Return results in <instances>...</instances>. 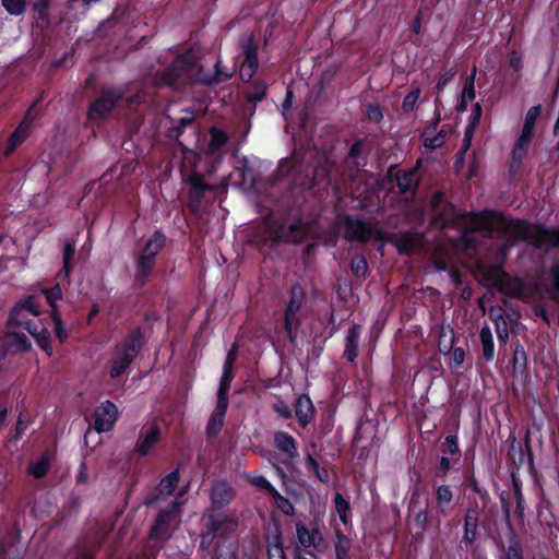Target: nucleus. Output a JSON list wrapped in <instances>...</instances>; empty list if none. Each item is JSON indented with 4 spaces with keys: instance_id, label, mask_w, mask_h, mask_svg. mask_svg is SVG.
<instances>
[{
    "instance_id": "1",
    "label": "nucleus",
    "mask_w": 559,
    "mask_h": 559,
    "mask_svg": "<svg viewBox=\"0 0 559 559\" xmlns=\"http://www.w3.org/2000/svg\"><path fill=\"white\" fill-rule=\"evenodd\" d=\"M227 141V135L217 128H211L207 147L200 151L190 150L182 143H178L175 156L181 158L182 178L190 183V205L195 209L203 193L210 188L204 181V175L216 170L221 162L222 150Z\"/></svg>"
},
{
    "instance_id": "2",
    "label": "nucleus",
    "mask_w": 559,
    "mask_h": 559,
    "mask_svg": "<svg viewBox=\"0 0 559 559\" xmlns=\"http://www.w3.org/2000/svg\"><path fill=\"white\" fill-rule=\"evenodd\" d=\"M36 299L28 297L13 308L9 318L7 343L10 348L24 352L31 347V342L24 331L28 332L38 346L51 355L50 334L38 319Z\"/></svg>"
},
{
    "instance_id": "3",
    "label": "nucleus",
    "mask_w": 559,
    "mask_h": 559,
    "mask_svg": "<svg viewBox=\"0 0 559 559\" xmlns=\"http://www.w3.org/2000/svg\"><path fill=\"white\" fill-rule=\"evenodd\" d=\"M197 81L212 83L211 79L201 75L195 53L188 51L179 56L174 63L160 74L156 84L158 86L167 85L177 87L182 83Z\"/></svg>"
},
{
    "instance_id": "4",
    "label": "nucleus",
    "mask_w": 559,
    "mask_h": 559,
    "mask_svg": "<svg viewBox=\"0 0 559 559\" xmlns=\"http://www.w3.org/2000/svg\"><path fill=\"white\" fill-rule=\"evenodd\" d=\"M513 233L518 238L538 248H559V231L547 229L538 225L527 224L523 221L512 223Z\"/></svg>"
},
{
    "instance_id": "5",
    "label": "nucleus",
    "mask_w": 559,
    "mask_h": 559,
    "mask_svg": "<svg viewBox=\"0 0 559 559\" xmlns=\"http://www.w3.org/2000/svg\"><path fill=\"white\" fill-rule=\"evenodd\" d=\"M185 495L182 489L178 497L170 503L169 508L162 510L158 513L156 522L150 532L152 539H163L169 536L171 531L176 527L179 521L180 508L183 504L181 498Z\"/></svg>"
},
{
    "instance_id": "6",
    "label": "nucleus",
    "mask_w": 559,
    "mask_h": 559,
    "mask_svg": "<svg viewBox=\"0 0 559 559\" xmlns=\"http://www.w3.org/2000/svg\"><path fill=\"white\" fill-rule=\"evenodd\" d=\"M165 245V236L156 231L145 243L141 254L136 259V281L143 284L147 275L152 272L155 257L163 249Z\"/></svg>"
},
{
    "instance_id": "7",
    "label": "nucleus",
    "mask_w": 559,
    "mask_h": 559,
    "mask_svg": "<svg viewBox=\"0 0 559 559\" xmlns=\"http://www.w3.org/2000/svg\"><path fill=\"white\" fill-rule=\"evenodd\" d=\"M141 348V335L134 331L117 349V356L109 371L111 378L121 376Z\"/></svg>"
},
{
    "instance_id": "8",
    "label": "nucleus",
    "mask_w": 559,
    "mask_h": 559,
    "mask_svg": "<svg viewBox=\"0 0 559 559\" xmlns=\"http://www.w3.org/2000/svg\"><path fill=\"white\" fill-rule=\"evenodd\" d=\"M27 251L28 247L19 245L14 238L10 236L0 237V265L3 270L21 269Z\"/></svg>"
},
{
    "instance_id": "9",
    "label": "nucleus",
    "mask_w": 559,
    "mask_h": 559,
    "mask_svg": "<svg viewBox=\"0 0 559 559\" xmlns=\"http://www.w3.org/2000/svg\"><path fill=\"white\" fill-rule=\"evenodd\" d=\"M258 48L251 36L245 37L239 47L240 78L242 81H250L258 69Z\"/></svg>"
},
{
    "instance_id": "10",
    "label": "nucleus",
    "mask_w": 559,
    "mask_h": 559,
    "mask_svg": "<svg viewBox=\"0 0 559 559\" xmlns=\"http://www.w3.org/2000/svg\"><path fill=\"white\" fill-rule=\"evenodd\" d=\"M121 97L122 93L120 90H104L100 96L90 107V119L95 121H102L105 119Z\"/></svg>"
},
{
    "instance_id": "11",
    "label": "nucleus",
    "mask_w": 559,
    "mask_h": 559,
    "mask_svg": "<svg viewBox=\"0 0 559 559\" xmlns=\"http://www.w3.org/2000/svg\"><path fill=\"white\" fill-rule=\"evenodd\" d=\"M305 301V290L300 285H294L285 312V329L293 338V331L298 325V312Z\"/></svg>"
},
{
    "instance_id": "12",
    "label": "nucleus",
    "mask_w": 559,
    "mask_h": 559,
    "mask_svg": "<svg viewBox=\"0 0 559 559\" xmlns=\"http://www.w3.org/2000/svg\"><path fill=\"white\" fill-rule=\"evenodd\" d=\"M310 234L308 226L302 221H297L289 226H278L271 231V237L276 241L298 243Z\"/></svg>"
},
{
    "instance_id": "13",
    "label": "nucleus",
    "mask_w": 559,
    "mask_h": 559,
    "mask_svg": "<svg viewBox=\"0 0 559 559\" xmlns=\"http://www.w3.org/2000/svg\"><path fill=\"white\" fill-rule=\"evenodd\" d=\"M296 536L298 543L305 548L313 547L317 551H323L328 548L322 533L313 527L309 530L301 523L296 524Z\"/></svg>"
},
{
    "instance_id": "14",
    "label": "nucleus",
    "mask_w": 559,
    "mask_h": 559,
    "mask_svg": "<svg viewBox=\"0 0 559 559\" xmlns=\"http://www.w3.org/2000/svg\"><path fill=\"white\" fill-rule=\"evenodd\" d=\"M118 409L110 401L103 402L95 411V429L98 432L109 431L117 420Z\"/></svg>"
},
{
    "instance_id": "15",
    "label": "nucleus",
    "mask_w": 559,
    "mask_h": 559,
    "mask_svg": "<svg viewBox=\"0 0 559 559\" xmlns=\"http://www.w3.org/2000/svg\"><path fill=\"white\" fill-rule=\"evenodd\" d=\"M340 224L344 228L345 237L350 240L367 241L373 233L369 225L349 216L345 217Z\"/></svg>"
},
{
    "instance_id": "16",
    "label": "nucleus",
    "mask_w": 559,
    "mask_h": 559,
    "mask_svg": "<svg viewBox=\"0 0 559 559\" xmlns=\"http://www.w3.org/2000/svg\"><path fill=\"white\" fill-rule=\"evenodd\" d=\"M179 481V472L173 471L168 475H166L157 485L155 490L153 491L151 498L147 500V503H157L167 497H169L174 490L176 489Z\"/></svg>"
},
{
    "instance_id": "17",
    "label": "nucleus",
    "mask_w": 559,
    "mask_h": 559,
    "mask_svg": "<svg viewBox=\"0 0 559 559\" xmlns=\"http://www.w3.org/2000/svg\"><path fill=\"white\" fill-rule=\"evenodd\" d=\"M295 413L299 424L302 427H306L313 419L314 406L309 396L301 395L297 399Z\"/></svg>"
},
{
    "instance_id": "18",
    "label": "nucleus",
    "mask_w": 559,
    "mask_h": 559,
    "mask_svg": "<svg viewBox=\"0 0 559 559\" xmlns=\"http://www.w3.org/2000/svg\"><path fill=\"white\" fill-rule=\"evenodd\" d=\"M424 145L429 148L441 147L447 140L444 130H437V121L425 129L421 134Z\"/></svg>"
},
{
    "instance_id": "19",
    "label": "nucleus",
    "mask_w": 559,
    "mask_h": 559,
    "mask_svg": "<svg viewBox=\"0 0 559 559\" xmlns=\"http://www.w3.org/2000/svg\"><path fill=\"white\" fill-rule=\"evenodd\" d=\"M419 177L417 168L409 169L407 171H399L396 174V181L401 193H413L417 187Z\"/></svg>"
},
{
    "instance_id": "20",
    "label": "nucleus",
    "mask_w": 559,
    "mask_h": 559,
    "mask_svg": "<svg viewBox=\"0 0 559 559\" xmlns=\"http://www.w3.org/2000/svg\"><path fill=\"white\" fill-rule=\"evenodd\" d=\"M274 443L288 459L292 460L297 456L296 441L290 435L283 431L275 433Z\"/></svg>"
},
{
    "instance_id": "21",
    "label": "nucleus",
    "mask_w": 559,
    "mask_h": 559,
    "mask_svg": "<svg viewBox=\"0 0 559 559\" xmlns=\"http://www.w3.org/2000/svg\"><path fill=\"white\" fill-rule=\"evenodd\" d=\"M359 336L360 330L358 325H353L347 332L344 356L350 362H353L357 357Z\"/></svg>"
},
{
    "instance_id": "22",
    "label": "nucleus",
    "mask_w": 559,
    "mask_h": 559,
    "mask_svg": "<svg viewBox=\"0 0 559 559\" xmlns=\"http://www.w3.org/2000/svg\"><path fill=\"white\" fill-rule=\"evenodd\" d=\"M333 530H334V535H335V538H334L335 557H336V559H345V557H348V552L352 547V542L341 531L337 523H333Z\"/></svg>"
},
{
    "instance_id": "23",
    "label": "nucleus",
    "mask_w": 559,
    "mask_h": 559,
    "mask_svg": "<svg viewBox=\"0 0 559 559\" xmlns=\"http://www.w3.org/2000/svg\"><path fill=\"white\" fill-rule=\"evenodd\" d=\"M211 496L213 503L224 506L234 499L235 492L227 483L221 481L213 486Z\"/></svg>"
},
{
    "instance_id": "24",
    "label": "nucleus",
    "mask_w": 559,
    "mask_h": 559,
    "mask_svg": "<svg viewBox=\"0 0 559 559\" xmlns=\"http://www.w3.org/2000/svg\"><path fill=\"white\" fill-rule=\"evenodd\" d=\"M228 408V405L224 404V402L216 403V407L212 414V416L209 419L206 430L209 435H216L224 424V418L226 411Z\"/></svg>"
},
{
    "instance_id": "25",
    "label": "nucleus",
    "mask_w": 559,
    "mask_h": 559,
    "mask_svg": "<svg viewBox=\"0 0 559 559\" xmlns=\"http://www.w3.org/2000/svg\"><path fill=\"white\" fill-rule=\"evenodd\" d=\"M475 73H476V70L474 69L472 75H469L468 78L465 79L462 94H461V100L456 107L459 111H465L467 108V105L475 99V87H474Z\"/></svg>"
},
{
    "instance_id": "26",
    "label": "nucleus",
    "mask_w": 559,
    "mask_h": 559,
    "mask_svg": "<svg viewBox=\"0 0 559 559\" xmlns=\"http://www.w3.org/2000/svg\"><path fill=\"white\" fill-rule=\"evenodd\" d=\"M480 343L485 360L491 361L495 357L493 336L489 325H484L480 330Z\"/></svg>"
},
{
    "instance_id": "27",
    "label": "nucleus",
    "mask_w": 559,
    "mask_h": 559,
    "mask_svg": "<svg viewBox=\"0 0 559 559\" xmlns=\"http://www.w3.org/2000/svg\"><path fill=\"white\" fill-rule=\"evenodd\" d=\"M50 463V454L45 452L39 459L34 460L27 467L28 475L35 478H41L46 475Z\"/></svg>"
},
{
    "instance_id": "28",
    "label": "nucleus",
    "mask_w": 559,
    "mask_h": 559,
    "mask_svg": "<svg viewBox=\"0 0 559 559\" xmlns=\"http://www.w3.org/2000/svg\"><path fill=\"white\" fill-rule=\"evenodd\" d=\"M532 134H528V133H525V132H521L519 139L516 140L515 144H514V147H513V151H512V163L515 164V163H521L522 159L524 158L526 152H527V147H528V144L532 140Z\"/></svg>"
},
{
    "instance_id": "29",
    "label": "nucleus",
    "mask_w": 559,
    "mask_h": 559,
    "mask_svg": "<svg viewBox=\"0 0 559 559\" xmlns=\"http://www.w3.org/2000/svg\"><path fill=\"white\" fill-rule=\"evenodd\" d=\"M159 438V430L158 428L154 427L151 428L145 436L139 440L136 450L141 455L147 454L151 449L156 444Z\"/></svg>"
},
{
    "instance_id": "30",
    "label": "nucleus",
    "mask_w": 559,
    "mask_h": 559,
    "mask_svg": "<svg viewBox=\"0 0 559 559\" xmlns=\"http://www.w3.org/2000/svg\"><path fill=\"white\" fill-rule=\"evenodd\" d=\"M333 501L335 512L340 518V522L347 526L349 524L350 514V506L348 500L345 499L341 493H335Z\"/></svg>"
},
{
    "instance_id": "31",
    "label": "nucleus",
    "mask_w": 559,
    "mask_h": 559,
    "mask_svg": "<svg viewBox=\"0 0 559 559\" xmlns=\"http://www.w3.org/2000/svg\"><path fill=\"white\" fill-rule=\"evenodd\" d=\"M420 245V238L411 234H405L396 240V248L401 253H411L417 250Z\"/></svg>"
},
{
    "instance_id": "32",
    "label": "nucleus",
    "mask_w": 559,
    "mask_h": 559,
    "mask_svg": "<svg viewBox=\"0 0 559 559\" xmlns=\"http://www.w3.org/2000/svg\"><path fill=\"white\" fill-rule=\"evenodd\" d=\"M21 555L22 550L15 542V536L0 543V559H19Z\"/></svg>"
},
{
    "instance_id": "33",
    "label": "nucleus",
    "mask_w": 559,
    "mask_h": 559,
    "mask_svg": "<svg viewBox=\"0 0 559 559\" xmlns=\"http://www.w3.org/2000/svg\"><path fill=\"white\" fill-rule=\"evenodd\" d=\"M234 379V372L231 369H224L223 374L218 388L217 393V403L224 402V404L228 405V391L230 388V383Z\"/></svg>"
},
{
    "instance_id": "34",
    "label": "nucleus",
    "mask_w": 559,
    "mask_h": 559,
    "mask_svg": "<svg viewBox=\"0 0 559 559\" xmlns=\"http://www.w3.org/2000/svg\"><path fill=\"white\" fill-rule=\"evenodd\" d=\"M478 526V516L477 513L473 510H469L465 516V525H464V539L467 543H473L476 538V531Z\"/></svg>"
},
{
    "instance_id": "35",
    "label": "nucleus",
    "mask_w": 559,
    "mask_h": 559,
    "mask_svg": "<svg viewBox=\"0 0 559 559\" xmlns=\"http://www.w3.org/2000/svg\"><path fill=\"white\" fill-rule=\"evenodd\" d=\"M269 559H286L280 534H275L267 539Z\"/></svg>"
},
{
    "instance_id": "36",
    "label": "nucleus",
    "mask_w": 559,
    "mask_h": 559,
    "mask_svg": "<svg viewBox=\"0 0 559 559\" xmlns=\"http://www.w3.org/2000/svg\"><path fill=\"white\" fill-rule=\"evenodd\" d=\"M302 162L294 154L290 158H285L280 162L278 173L281 176H290L301 167Z\"/></svg>"
},
{
    "instance_id": "37",
    "label": "nucleus",
    "mask_w": 559,
    "mask_h": 559,
    "mask_svg": "<svg viewBox=\"0 0 559 559\" xmlns=\"http://www.w3.org/2000/svg\"><path fill=\"white\" fill-rule=\"evenodd\" d=\"M331 167L332 165L328 160H325L323 165L314 166L313 178L305 185V187L310 189L316 185H320V182L330 175Z\"/></svg>"
},
{
    "instance_id": "38",
    "label": "nucleus",
    "mask_w": 559,
    "mask_h": 559,
    "mask_svg": "<svg viewBox=\"0 0 559 559\" xmlns=\"http://www.w3.org/2000/svg\"><path fill=\"white\" fill-rule=\"evenodd\" d=\"M472 228L479 231L484 237H488L491 234L492 224L488 215L484 214L472 219Z\"/></svg>"
},
{
    "instance_id": "39",
    "label": "nucleus",
    "mask_w": 559,
    "mask_h": 559,
    "mask_svg": "<svg viewBox=\"0 0 559 559\" xmlns=\"http://www.w3.org/2000/svg\"><path fill=\"white\" fill-rule=\"evenodd\" d=\"M480 117H481V106L478 103H476L473 108L471 122L465 129L464 142H465L466 146L471 142L472 134H473L476 126L479 123Z\"/></svg>"
},
{
    "instance_id": "40",
    "label": "nucleus",
    "mask_w": 559,
    "mask_h": 559,
    "mask_svg": "<svg viewBox=\"0 0 559 559\" xmlns=\"http://www.w3.org/2000/svg\"><path fill=\"white\" fill-rule=\"evenodd\" d=\"M540 107L533 106L526 112L522 131L533 135L535 122L539 116Z\"/></svg>"
},
{
    "instance_id": "41",
    "label": "nucleus",
    "mask_w": 559,
    "mask_h": 559,
    "mask_svg": "<svg viewBox=\"0 0 559 559\" xmlns=\"http://www.w3.org/2000/svg\"><path fill=\"white\" fill-rule=\"evenodd\" d=\"M28 130V123L26 120L22 121L20 126L16 128V130L13 132V134L10 138L9 141V151H13L22 141L25 139L26 133Z\"/></svg>"
},
{
    "instance_id": "42",
    "label": "nucleus",
    "mask_w": 559,
    "mask_h": 559,
    "mask_svg": "<svg viewBox=\"0 0 559 559\" xmlns=\"http://www.w3.org/2000/svg\"><path fill=\"white\" fill-rule=\"evenodd\" d=\"M237 525H238V522L233 515L228 516V519L227 518L225 519L226 527H223L221 524L216 525V523L214 522L213 526H212V532H211V539H214L221 535L223 536L226 531H229V532L234 531L237 527Z\"/></svg>"
},
{
    "instance_id": "43",
    "label": "nucleus",
    "mask_w": 559,
    "mask_h": 559,
    "mask_svg": "<svg viewBox=\"0 0 559 559\" xmlns=\"http://www.w3.org/2000/svg\"><path fill=\"white\" fill-rule=\"evenodd\" d=\"M506 558L507 559H523L521 544L515 538L513 533L510 534L509 545L506 549Z\"/></svg>"
},
{
    "instance_id": "44",
    "label": "nucleus",
    "mask_w": 559,
    "mask_h": 559,
    "mask_svg": "<svg viewBox=\"0 0 559 559\" xmlns=\"http://www.w3.org/2000/svg\"><path fill=\"white\" fill-rule=\"evenodd\" d=\"M435 493H436L437 503L441 508L444 506H449L450 502L452 501L453 493H452V490L450 489V487L447 485L438 486L435 490Z\"/></svg>"
},
{
    "instance_id": "45",
    "label": "nucleus",
    "mask_w": 559,
    "mask_h": 559,
    "mask_svg": "<svg viewBox=\"0 0 559 559\" xmlns=\"http://www.w3.org/2000/svg\"><path fill=\"white\" fill-rule=\"evenodd\" d=\"M3 8L11 15H21L26 8L25 0H1Z\"/></svg>"
},
{
    "instance_id": "46",
    "label": "nucleus",
    "mask_w": 559,
    "mask_h": 559,
    "mask_svg": "<svg viewBox=\"0 0 559 559\" xmlns=\"http://www.w3.org/2000/svg\"><path fill=\"white\" fill-rule=\"evenodd\" d=\"M274 499V503L284 514L292 515L294 513V507L288 499L281 496L277 490L271 495Z\"/></svg>"
},
{
    "instance_id": "47",
    "label": "nucleus",
    "mask_w": 559,
    "mask_h": 559,
    "mask_svg": "<svg viewBox=\"0 0 559 559\" xmlns=\"http://www.w3.org/2000/svg\"><path fill=\"white\" fill-rule=\"evenodd\" d=\"M51 319L53 321L55 333H56L57 338L60 342H64L67 340V337H68V333H67V331H66V329L63 326V323H62L61 318L58 314L57 310L52 311Z\"/></svg>"
},
{
    "instance_id": "48",
    "label": "nucleus",
    "mask_w": 559,
    "mask_h": 559,
    "mask_svg": "<svg viewBox=\"0 0 559 559\" xmlns=\"http://www.w3.org/2000/svg\"><path fill=\"white\" fill-rule=\"evenodd\" d=\"M526 362V354L523 347L518 346L513 354V369L514 371H523Z\"/></svg>"
},
{
    "instance_id": "49",
    "label": "nucleus",
    "mask_w": 559,
    "mask_h": 559,
    "mask_svg": "<svg viewBox=\"0 0 559 559\" xmlns=\"http://www.w3.org/2000/svg\"><path fill=\"white\" fill-rule=\"evenodd\" d=\"M367 262L364 257L357 255L353 258L350 269L356 276H364L367 272Z\"/></svg>"
},
{
    "instance_id": "50",
    "label": "nucleus",
    "mask_w": 559,
    "mask_h": 559,
    "mask_svg": "<svg viewBox=\"0 0 559 559\" xmlns=\"http://www.w3.org/2000/svg\"><path fill=\"white\" fill-rule=\"evenodd\" d=\"M74 253H75L74 245H72L70 242L66 243L64 250H63V270H64L66 275H68L71 270V266H72L71 261L74 257Z\"/></svg>"
},
{
    "instance_id": "51",
    "label": "nucleus",
    "mask_w": 559,
    "mask_h": 559,
    "mask_svg": "<svg viewBox=\"0 0 559 559\" xmlns=\"http://www.w3.org/2000/svg\"><path fill=\"white\" fill-rule=\"evenodd\" d=\"M419 95H420V91L419 90H414L412 91L408 95L405 96L404 100H403V110L404 111H412L415 106H416V103L419 98Z\"/></svg>"
},
{
    "instance_id": "52",
    "label": "nucleus",
    "mask_w": 559,
    "mask_h": 559,
    "mask_svg": "<svg viewBox=\"0 0 559 559\" xmlns=\"http://www.w3.org/2000/svg\"><path fill=\"white\" fill-rule=\"evenodd\" d=\"M46 299L52 308V311L56 310V301L59 300L62 296L61 288L59 285H56L45 292Z\"/></svg>"
},
{
    "instance_id": "53",
    "label": "nucleus",
    "mask_w": 559,
    "mask_h": 559,
    "mask_svg": "<svg viewBox=\"0 0 559 559\" xmlns=\"http://www.w3.org/2000/svg\"><path fill=\"white\" fill-rule=\"evenodd\" d=\"M509 69H511L514 73H520L523 68L522 56L516 51H512L508 61Z\"/></svg>"
},
{
    "instance_id": "54",
    "label": "nucleus",
    "mask_w": 559,
    "mask_h": 559,
    "mask_svg": "<svg viewBox=\"0 0 559 559\" xmlns=\"http://www.w3.org/2000/svg\"><path fill=\"white\" fill-rule=\"evenodd\" d=\"M252 484L261 489L266 490L270 495L275 493V488L272 484L263 476H254L252 478Z\"/></svg>"
},
{
    "instance_id": "55",
    "label": "nucleus",
    "mask_w": 559,
    "mask_h": 559,
    "mask_svg": "<svg viewBox=\"0 0 559 559\" xmlns=\"http://www.w3.org/2000/svg\"><path fill=\"white\" fill-rule=\"evenodd\" d=\"M367 116L370 121L380 122L383 119L382 108L378 105L368 106Z\"/></svg>"
},
{
    "instance_id": "56",
    "label": "nucleus",
    "mask_w": 559,
    "mask_h": 559,
    "mask_svg": "<svg viewBox=\"0 0 559 559\" xmlns=\"http://www.w3.org/2000/svg\"><path fill=\"white\" fill-rule=\"evenodd\" d=\"M451 359L456 367H461L465 359V352L462 347H456L451 353Z\"/></svg>"
},
{
    "instance_id": "57",
    "label": "nucleus",
    "mask_w": 559,
    "mask_h": 559,
    "mask_svg": "<svg viewBox=\"0 0 559 559\" xmlns=\"http://www.w3.org/2000/svg\"><path fill=\"white\" fill-rule=\"evenodd\" d=\"M498 340L502 343H507L509 340V331L507 323L503 321L502 324L496 323Z\"/></svg>"
},
{
    "instance_id": "58",
    "label": "nucleus",
    "mask_w": 559,
    "mask_h": 559,
    "mask_svg": "<svg viewBox=\"0 0 559 559\" xmlns=\"http://www.w3.org/2000/svg\"><path fill=\"white\" fill-rule=\"evenodd\" d=\"M554 290L559 295V263L555 264L550 271Z\"/></svg>"
},
{
    "instance_id": "59",
    "label": "nucleus",
    "mask_w": 559,
    "mask_h": 559,
    "mask_svg": "<svg viewBox=\"0 0 559 559\" xmlns=\"http://www.w3.org/2000/svg\"><path fill=\"white\" fill-rule=\"evenodd\" d=\"M236 356H237V347L233 346V348L229 349V352L227 353V356H226V359H225L223 368L224 369H231L233 370V365H234V361L236 359Z\"/></svg>"
},
{
    "instance_id": "60",
    "label": "nucleus",
    "mask_w": 559,
    "mask_h": 559,
    "mask_svg": "<svg viewBox=\"0 0 559 559\" xmlns=\"http://www.w3.org/2000/svg\"><path fill=\"white\" fill-rule=\"evenodd\" d=\"M445 444H447L450 453L454 454L457 452L459 447H457L456 436H453V435L448 436L445 438Z\"/></svg>"
},
{
    "instance_id": "61",
    "label": "nucleus",
    "mask_w": 559,
    "mask_h": 559,
    "mask_svg": "<svg viewBox=\"0 0 559 559\" xmlns=\"http://www.w3.org/2000/svg\"><path fill=\"white\" fill-rule=\"evenodd\" d=\"M362 146L364 143L361 141H356L349 150V158L356 160L362 150Z\"/></svg>"
},
{
    "instance_id": "62",
    "label": "nucleus",
    "mask_w": 559,
    "mask_h": 559,
    "mask_svg": "<svg viewBox=\"0 0 559 559\" xmlns=\"http://www.w3.org/2000/svg\"><path fill=\"white\" fill-rule=\"evenodd\" d=\"M453 71L447 72L438 82L437 90L440 92L443 90V87L447 85V83L454 76Z\"/></svg>"
},
{
    "instance_id": "63",
    "label": "nucleus",
    "mask_w": 559,
    "mask_h": 559,
    "mask_svg": "<svg viewBox=\"0 0 559 559\" xmlns=\"http://www.w3.org/2000/svg\"><path fill=\"white\" fill-rule=\"evenodd\" d=\"M87 479H88V475H87L86 466H85V464H81L78 475H76V481L84 484L87 481Z\"/></svg>"
},
{
    "instance_id": "64",
    "label": "nucleus",
    "mask_w": 559,
    "mask_h": 559,
    "mask_svg": "<svg viewBox=\"0 0 559 559\" xmlns=\"http://www.w3.org/2000/svg\"><path fill=\"white\" fill-rule=\"evenodd\" d=\"M296 559H317V557L312 551L301 549L296 551Z\"/></svg>"
}]
</instances>
